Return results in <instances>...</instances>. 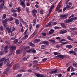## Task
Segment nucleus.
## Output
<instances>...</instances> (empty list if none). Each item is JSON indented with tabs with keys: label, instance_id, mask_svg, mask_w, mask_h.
<instances>
[{
	"label": "nucleus",
	"instance_id": "09e8293b",
	"mask_svg": "<svg viewBox=\"0 0 77 77\" xmlns=\"http://www.w3.org/2000/svg\"><path fill=\"white\" fill-rule=\"evenodd\" d=\"M22 76V74H18L17 75V77H21Z\"/></svg>",
	"mask_w": 77,
	"mask_h": 77
},
{
	"label": "nucleus",
	"instance_id": "ddd939ff",
	"mask_svg": "<svg viewBox=\"0 0 77 77\" xmlns=\"http://www.w3.org/2000/svg\"><path fill=\"white\" fill-rule=\"evenodd\" d=\"M28 37V35H26L25 36H24L23 38H22L21 39V40H22V41H23V40H24V39H27V38Z\"/></svg>",
	"mask_w": 77,
	"mask_h": 77
},
{
	"label": "nucleus",
	"instance_id": "72a5a7b5",
	"mask_svg": "<svg viewBox=\"0 0 77 77\" xmlns=\"http://www.w3.org/2000/svg\"><path fill=\"white\" fill-rule=\"evenodd\" d=\"M29 26V30L31 31L32 30V24H30Z\"/></svg>",
	"mask_w": 77,
	"mask_h": 77
},
{
	"label": "nucleus",
	"instance_id": "774afa93",
	"mask_svg": "<svg viewBox=\"0 0 77 77\" xmlns=\"http://www.w3.org/2000/svg\"><path fill=\"white\" fill-rule=\"evenodd\" d=\"M74 52H77V48H75L74 49Z\"/></svg>",
	"mask_w": 77,
	"mask_h": 77
},
{
	"label": "nucleus",
	"instance_id": "338daca9",
	"mask_svg": "<svg viewBox=\"0 0 77 77\" xmlns=\"http://www.w3.org/2000/svg\"><path fill=\"white\" fill-rule=\"evenodd\" d=\"M58 75L59 77H62V74H59Z\"/></svg>",
	"mask_w": 77,
	"mask_h": 77
},
{
	"label": "nucleus",
	"instance_id": "bf43d9fd",
	"mask_svg": "<svg viewBox=\"0 0 77 77\" xmlns=\"http://www.w3.org/2000/svg\"><path fill=\"white\" fill-rule=\"evenodd\" d=\"M69 32H71L72 31H73V30L72 29V28H71L70 29H69Z\"/></svg>",
	"mask_w": 77,
	"mask_h": 77
},
{
	"label": "nucleus",
	"instance_id": "864d4df0",
	"mask_svg": "<svg viewBox=\"0 0 77 77\" xmlns=\"http://www.w3.org/2000/svg\"><path fill=\"white\" fill-rule=\"evenodd\" d=\"M26 9L27 12H29V8L26 7Z\"/></svg>",
	"mask_w": 77,
	"mask_h": 77
},
{
	"label": "nucleus",
	"instance_id": "f03ea898",
	"mask_svg": "<svg viewBox=\"0 0 77 77\" xmlns=\"http://www.w3.org/2000/svg\"><path fill=\"white\" fill-rule=\"evenodd\" d=\"M0 12H2L3 10V8L4 7V5H5V0H0Z\"/></svg>",
	"mask_w": 77,
	"mask_h": 77
},
{
	"label": "nucleus",
	"instance_id": "8fccbe9b",
	"mask_svg": "<svg viewBox=\"0 0 77 77\" xmlns=\"http://www.w3.org/2000/svg\"><path fill=\"white\" fill-rule=\"evenodd\" d=\"M73 52L74 51H70L69 52V54H71V53H72V54L73 53Z\"/></svg>",
	"mask_w": 77,
	"mask_h": 77
},
{
	"label": "nucleus",
	"instance_id": "a211bd4d",
	"mask_svg": "<svg viewBox=\"0 0 77 77\" xmlns=\"http://www.w3.org/2000/svg\"><path fill=\"white\" fill-rule=\"evenodd\" d=\"M8 21V20L7 19H6L5 20L2 21V23L3 24H5V23H7Z\"/></svg>",
	"mask_w": 77,
	"mask_h": 77
},
{
	"label": "nucleus",
	"instance_id": "4d7b16f0",
	"mask_svg": "<svg viewBox=\"0 0 77 77\" xmlns=\"http://www.w3.org/2000/svg\"><path fill=\"white\" fill-rule=\"evenodd\" d=\"M54 55H57V54H58V53L56 52H54Z\"/></svg>",
	"mask_w": 77,
	"mask_h": 77
},
{
	"label": "nucleus",
	"instance_id": "2eb2a0df",
	"mask_svg": "<svg viewBox=\"0 0 77 77\" xmlns=\"http://www.w3.org/2000/svg\"><path fill=\"white\" fill-rule=\"evenodd\" d=\"M36 19H35L33 20V21L32 22L33 26H35V24H36Z\"/></svg>",
	"mask_w": 77,
	"mask_h": 77
},
{
	"label": "nucleus",
	"instance_id": "9b49d317",
	"mask_svg": "<svg viewBox=\"0 0 77 77\" xmlns=\"http://www.w3.org/2000/svg\"><path fill=\"white\" fill-rule=\"evenodd\" d=\"M15 23L17 25H18L20 24V21L18 20V19H16L15 20Z\"/></svg>",
	"mask_w": 77,
	"mask_h": 77
},
{
	"label": "nucleus",
	"instance_id": "79ce46f5",
	"mask_svg": "<svg viewBox=\"0 0 77 77\" xmlns=\"http://www.w3.org/2000/svg\"><path fill=\"white\" fill-rule=\"evenodd\" d=\"M70 69H71V71H74V69L72 66H70Z\"/></svg>",
	"mask_w": 77,
	"mask_h": 77
},
{
	"label": "nucleus",
	"instance_id": "4468645a",
	"mask_svg": "<svg viewBox=\"0 0 77 77\" xmlns=\"http://www.w3.org/2000/svg\"><path fill=\"white\" fill-rule=\"evenodd\" d=\"M66 48H69V49H71L72 48V46L71 45H68L66 46Z\"/></svg>",
	"mask_w": 77,
	"mask_h": 77
},
{
	"label": "nucleus",
	"instance_id": "cd10ccee",
	"mask_svg": "<svg viewBox=\"0 0 77 77\" xmlns=\"http://www.w3.org/2000/svg\"><path fill=\"white\" fill-rule=\"evenodd\" d=\"M18 39H15L14 42V44H17V43H18Z\"/></svg>",
	"mask_w": 77,
	"mask_h": 77
},
{
	"label": "nucleus",
	"instance_id": "5701e85b",
	"mask_svg": "<svg viewBox=\"0 0 77 77\" xmlns=\"http://www.w3.org/2000/svg\"><path fill=\"white\" fill-rule=\"evenodd\" d=\"M57 72V71L56 70H55L54 71L50 72L49 73H50V74H54V73H56Z\"/></svg>",
	"mask_w": 77,
	"mask_h": 77
},
{
	"label": "nucleus",
	"instance_id": "6e6552de",
	"mask_svg": "<svg viewBox=\"0 0 77 77\" xmlns=\"http://www.w3.org/2000/svg\"><path fill=\"white\" fill-rule=\"evenodd\" d=\"M54 5H53L51 6L49 11V14H50L51 12V11H52V10H53V9L54 8Z\"/></svg>",
	"mask_w": 77,
	"mask_h": 77
},
{
	"label": "nucleus",
	"instance_id": "de8ad7c7",
	"mask_svg": "<svg viewBox=\"0 0 77 77\" xmlns=\"http://www.w3.org/2000/svg\"><path fill=\"white\" fill-rule=\"evenodd\" d=\"M73 66L75 67H77V63H73Z\"/></svg>",
	"mask_w": 77,
	"mask_h": 77
},
{
	"label": "nucleus",
	"instance_id": "f3484780",
	"mask_svg": "<svg viewBox=\"0 0 77 77\" xmlns=\"http://www.w3.org/2000/svg\"><path fill=\"white\" fill-rule=\"evenodd\" d=\"M19 66L20 65L18 64H16L15 67V69H18V68H19Z\"/></svg>",
	"mask_w": 77,
	"mask_h": 77
},
{
	"label": "nucleus",
	"instance_id": "f704fd0d",
	"mask_svg": "<svg viewBox=\"0 0 77 77\" xmlns=\"http://www.w3.org/2000/svg\"><path fill=\"white\" fill-rule=\"evenodd\" d=\"M12 12H13V13H15V12H17V10H11Z\"/></svg>",
	"mask_w": 77,
	"mask_h": 77
},
{
	"label": "nucleus",
	"instance_id": "a878e982",
	"mask_svg": "<svg viewBox=\"0 0 77 77\" xmlns=\"http://www.w3.org/2000/svg\"><path fill=\"white\" fill-rule=\"evenodd\" d=\"M69 43V42H66L63 43L61 44V46H62V45H65V44H68Z\"/></svg>",
	"mask_w": 77,
	"mask_h": 77
},
{
	"label": "nucleus",
	"instance_id": "37998d69",
	"mask_svg": "<svg viewBox=\"0 0 77 77\" xmlns=\"http://www.w3.org/2000/svg\"><path fill=\"white\" fill-rule=\"evenodd\" d=\"M5 57L3 58H2L0 60V62H3V61H4V60H5Z\"/></svg>",
	"mask_w": 77,
	"mask_h": 77
},
{
	"label": "nucleus",
	"instance_id": "0eeeda50",
	"mask_svg": "<svg viewBox=\"0 0 77 77\" xmlns=\"http://www.w3.org/2000/svg\"><path fill=\"white\" fill-rule=\"evenodd\" d=\"M41 44H44L45 45H49V42L47 41H43L41 42Z\"/></svg>",
	"mask_w": 77,
	"mask_h": 77
},
{
	"label": "nucleus",
	"instance_id": "5fc2aeb1",
	"mask_svg": "<svg viewBox=\"0 0 77 77\" xmlns=\"http://www.w3.org/2000/svg\"><path fill=\"white\" fill-rule=\"evenodd\" d=\"M37 62H38V60H34L33 62V64H35V63H36Z\"/></svg>",
	"mask_w": 77,
	"mask_h": 77
},
{
	"label": "nucleus",
	"instance_id": "412c9836",
	"mask_svg": "<svg viewBox=\"0 0 77 77\" xmlns=\"http://www.w3.org/2000/svg\"><path fill=\"white\" fill-rule=\"evenodd\" d=\"M21 53V51L19 50H17L16 51V54H20V53Z\"/></svg>",
	"mask_w": 77,
	"mask_h": 77
},
{
	"label": "nucleus",
	"instance_id": "13d9d810",
	"mask_svg": "<svg viewBox=\"0 0 77 77\" xmlns=\"http://www.w3.org/2000/svg\"><path fill=\"white\" fill-rule=\"evenodd\" d=\"M0 29L1 30V31L3 30V26H1L0 27Z\"/></svg>",
	"mask_w": 77,
	"mask_h": 77
},
{
	"label": "nucleus",
	"instance_id": "e433bc0d",
	"mask_svg": "<svg viewBox=\"0 0 77 77\" xmlns=\"http://www.w3.org/2000/svg\"><path fill=\"white\" fill-rule=\"evenodd\" d=\"M45 48V46L44 45H42L41 47V49H44Z\"/></svg>",
	"mask_w": 77,
	"mask_h": 77
},
{
	"label": "nucleus",
	"instance_id": "e2e57ef3",
	"mask_svg": "<svg viewBox=\"0 0 77 77\" xmlns=\"http://www.w3.org/2000/svg\"><path fill=\"white\" fill-rule=\"evenodd\" d=\"M40 14H44V11L42 10H41L40 11Z\"/></svg>",
	"mask_w": 77,
	"mask_h": 77
},
{
	"label": "nucleus",
	"instance_id": "423d86ee",
	"mask_svg": "<svg viewBox=\"0 0 77 77\" xmlns=\"http://www.w3.org/2000/svg\"><path fill=\"white\" fill-rule=\"evenodd\" d=\"M6 30L8 31L9 33H12L13 31L11 28L10 29H9V27H8L6 29Z\"/></svg>",
	"mask_w": 77,
	"mask_h": 77
},
{
	"label": "nucleus",
	"instance_id": "39448f33",
	"mask_svg": "<svg viewBox=\"0 0 77 77\" xmlns=\"http://www.w3.org/2000/svg\"><path fill=\"white\" fill-rule=\"evenodd\" d=\"M66 23H71V22H72V19L71 18L66 19L64 21Z\"/></svg>",
	"mask_w": 77,
	"mask_h": 77
},
{
	"label": "nucleus",
	"instance_id": "58836bf2",
	"mask_svg": "<svg viewBox=\"0 0 77 77\" xmlns=\"http://www.w3.org/2000/svg\"><path fill=\"white\" fill-rule=\"evenodd\" d=\"M41 75V74L38 73L35 74L36 76L37 77H40Z\"/></svg>",
	"mask_w": 77,
	"mask_h": 77
},
{
	"label": "nucleus",
	"instance_id": "dca6fc26",
	"mask_svg": "<svg viewBox=\"0 0 77 77\" xmlns=\"http://www.w3.org/2000/svg\"><path fill=\"white\" fill-rule=\"evenodd\" d=\"M54 32V30L51 29L49 32V33L50 34V35H51V34H53Z\"/></svg>",
	"mask_w": 77,
	"mask_h": 77
},
{
	"label": "nucleus",
	"instance_id": "f8f14e48",
	"mask_svg": "<svg viewBox=\"0 0 77 77\" xmlns=\"http://www.w3.org/2000/svg\"><path fill=\"white\" fill-rule=\"evenodd\" d=\"M49 41H50V42H52L53 44H56V42L55 41V40L53 39L49 40Z\"/></svg>",
	"mask_w": 77,
	"mask_h": 77
},
{
	"label": "nucleus",
	"instance_id": "a19ab883",
	"mask_svg": "<svg viewBox=\"0 0 77 77\" xmlns=\"http://www.w3.org/2000/svg\"><path fill=\"white\" fill-rule=\"evenodd\" d=\"M37 31H35L33 33V35H36L37 34Z\"/></svg>",
	"mask_w": 77,
	"mask_h": 77
},
{
	"label": "nucleus",
	"instance_id": "473e14b6",
	"mask_svg": "<svg viewBox=\"0 0 77 77\" xmlns=\"http://www.w3.org/2000/svg\"><path fill=\"white\" fill-rule=\"evenodd\" d=\"M16 9L17 10V12H20L21 11V10L20 8H17Z\"/></svg>",
	"mask_w": 77,
	"mask_h": 77
},
{
	"label": "nucleus",
	"instance_id": "2f4dec72",
	"mask_svg": "<svg viewBox=\"0 0 77 77\" xmlns=\"http://www.w3.org/2000/svg\"><path fill=\"white\" fill-rule=\"evenodd\" d=\"M14 20V18L13 17H11L8 19L9 21H12Z\"/></svg>",
	"mask_w": 77,
	"mask_h": 77
},
{
	"label": "nucleus",
	"instance_id": "393cba45",
	"mask_svg": "<svg viewBox=\"0 0 77 77\" xmlns=\"http://www.w3.org/2000/svg\"><path fill=\"white\" fill-rule=\"evenodd\" d=\"M67 38L69 40H70V41H74V39H72L71 37H70V36L68 35L67 36Z\"/></svg>",
	"mask_w": 77,
	"mask_h": 77
},
{
	"label": "nucleus",
	"instance_id": "c85d7f7f",
	"mask_svg": "<svg viewBox=\"0 0 77 77\" xmlns=\"http://www.w3.org/2000/svg\"><path fill=\"white\" fill-rule=\"evenodd\" d=\"M71 19H72V21H73V20L75 21L77 19V17H72L71 18Z\"/></svg>",
	"mask_w": 77,
	"mask_h": 77
},
{
	"label": "nucleus",
	"instance_id": "603ef678",
	"mask_svg": "<svg viewBox=\"0 0 77 77\" xmlns=\"http://www.w3.org/2000/svg\"><path fill=\"white\" fill-rule=\"evenodd\" d=\"M4 54V52L2 51L0 52V56H2V55H3Z\"/></svg>",
	"mask_w": 77,
	"mask_h": 77
},
{
	"label": "nucleus",
	"instance_id": "680f3d73",
	"mask_svg": "<svg viewBox=\"0 0 77 77\" xmlns=\"http://www.w3.org/2000/svg\"><path fill=\"white\" fill-rule=\"evenodd\" d=\"M47 60V59L46 58H45L42 60V62H45V61H46V60Z\"/></svg>",
	"mask_w": 77,
	"mask_h": 77
},
{
	"label": "nucleus",
	"instance_id": "1a4fd4ad",
	"mask_svg": "<svg viewBox=\"0 0 77 77\" xmlns=\"http://www.w3.org/2000/svg\"><path fill=\"white\" fill-rule=\"evenodd\" d=\"M26 47L25 46H23L22 48H20V50L22 51H24L26 50Z\"/></svg>",
	"mask_w": 77,
	"mask_h": 77
},
{
	"label": "nucleus",
	"instance_id": "052dcab7",
	"mask_svg": "<svg viewBox=\"0 0 77 77\" xmlns=\"http://www.w3.org/2000/svg\"><path fill=\"white\" fill-rule=\"evenodd\" d=\"M18 44H20V45L21 44H22V41H19L18 42Z\"/></svg>",
	"mask_w": 77,
	"mask_h": 77
},
{
	"label": "nucleus",
	"instance_id": "aec40b11",
	"mask_svg": "<svg viewBox=\"0 0 77 77\" xmlns=\"http://www.w3.org/2000/svg\"><path fill=\"white\" fill-rule=\"evenodd\" d=\"M60 25H61V26H62L63 28H64V29L66 28V26L64 24L62 23H60Z\"/></svg>",
	"mask_w": 77,
	"mask_h": 77
},
{
	"label": "nucleus",
	"instance_id": "0e129e2a",
	"mask_svg": "<svg viewBox=\"0 0 77 77\" xmlns=\"http://www.w3.org/2000/svg\"><path fill=\"white\" fill-rule=\"evenodd\" d=\"M63 57H64V56H63V55H60V58H63Z\"/></svg>",
	"mask_w": 77,
	"mask_h": 77
},
{
	"label": "nucleus",
	"instance_id": "69168bd1",
	"mask_svg": "<svg viewBox=\"0 0 77 77\" xmlns=\"http://www.w3.org/2000/svg\"><path fill=\"white\" fill-rule=\"evenodd\" d=\"M60 37H57L56 38L57 39H60Z\"/></svg>",
	"mask_w": 77,
	"mask_h": 77
},
{
	"label": "nucleus",
	"instance_id": "4be33fe9",
	"mask_svg": "<svg viewBox=\"0 0 77 77\" xmlns=\"http://www.w3.org/2000/svg\"><path fill=\"white\" fill-rule=\"evenodd\" d=\"M60 7H61V5H58V6L56 8V11H57L60 8Z\"/></svg>",
	"mask_w": 77,
	"mask_h": 77
},
{
	"label": "nucleus",
	"instance_id": "49530a36",
	"mask_svg": "<svg viewBox=\"0 0 77 77\" xmlns=\"http://www.w3.org/2000/svg\"><path fill=\"white\" fill-rule=\"evenodd\" d=\"M60 27L58 26H55L54 27L55 29H60Z\"/></svg>",
	"mask_w": 77,
	"mask_h": 77
},
{
	"label": "nucleus",
	"instance_id": "f257e3e1",
	"mask_svg": "<svg viewBox=\"0 0 77 77\" xmlns=\"http://www.w3.org/2000/svg\"><path fill=\"white\" fill-rule=\"evenodd\" d=\"M9 58H8L4 61V63L5 64H6L7 66H12V64H13V63H11L9 64Z\"/></svg>",
	"mask_w": 77,
	"mask_h": 77
},
{
	"label": "nucleus",
	"instance_id": "bb28decb",
	"mask_svg": "<svg viewBox=\"0 0 77 77\" xmlns=\"http://www.w3.org/2000/svg\"><path fill=\"white\" fill-rule=\"evenodd\" d=\"M31 52H32V53H36V50L34 48H31Z\"/></svg>",
	"mask_w": 77,
	"mask_h": 77
},
{
	"label": "nucleus",
	"instance_id": "9d476101",
	"mask_svg": "<svg viewBox=\"0 0 77 77\" xmlns=\"http://www.w3.org/2000/svg\"><path fill=\"white\" fill-rule=\"evenodd\" d=\"M67 32V31L66 30H61L60 32V34H63V33H66Z\"/></svg>",
	"mask_w": 77,
	"mask_h": 77
},
{
	"label": "nucleus",
	"instance_id": "c03bdc74",
	"mask_svg": "<svg viewBox=\"0 0 77 77\" xmlns=\"http://www.w3.org/2000/svg\"><path fill=\"white\" fill-rule=\"evenodd\" d=\"M8 46H6L5 48H4V50L5 51H6V50H8Z\"/></svg>",
	"mask_w": 77,
	"mask_h": 77
},
{
	"label": "nucleus",
	"instance_id": "20e7f679",
	"mask_svg": "<svg viewBox=\"0 0 77 77\" xmlns=\"http://www.w3.org/2000/svg\"><path fill=\"white\" fill-rule=\"evenodd\" d=\"M67 16H68V15L67 14L60 15V18L61 19H62L63 20L64 19H66V18H67Z\"/></svg>",
	"mask_w": 77,
	"mask_h": 77
},
{
	"label": "nucleus",
	"instance_id": "4c0bfd02",
	"mask_svg": "<svg viewBox=\"0 0 77 77\" xmlns=\"http://www.w3.org/2000/svg\"><path fill=\"white\" fill-rule=\"evenodd\" d=\"M71 6H69L68 5H67L66 8L68 10H69V8Z\"/></svg>",
	"mask_w": 77,
	"mask_h": 77
},
{
	"label": "nucleus",
	"instance_id": "6e6d98bb",
	"mask_svg": "<svg viewBox=\"0 0 77 77\" xmlns=\"http://www.w3.org/2000/svg\"><path fill=\"white\" fill-rule=\"evenodd\" d=\"M32 12L35 13L36 14L37 13V11H36V10H34L33 11H32Z\"/></svg>",
	"mask_w": 77,
	"mask_h": 77
},
{
	"label": "nucleus",
	"instance_id": "7ed1b4c3",
	"mask_svg": "<svg viewBox=\"0 0 77 77\" xmlns=\"http://www.w3.org/2000/svg\"><path fill=\"white\" fill-rule=\"evenodd\" d=\"M10 52H12L13 51L16 50V47L15 46H10L9 47Z\"/></svg>",
	"mask_w": 77,
	"mask_h": 77
},
{
	"label": "nucleus",
	"instance_id": "b1692460",
	"mask_svg": "<svg viewBox=\"0 0 77 77\" xmlns=\"http://www.w3.org/2000/svg\"><path fill=\"white\" fill-rule=\"evenodd\" d=\"M29 45L31 46V47H35V44H33V43H32L31 42H30L29 43Z\"/></svg>",
	"mask_w": 77,
	"mask_h": 77
},
{
	"label": "nucleus",
	"instance_id": "7c9ffc66",
	"mask_svg": "<svg viewBox=\"0 0 77 77\" xmlns=\"http://www.w3.org/2000/svg\"><path fill=\"white\" fill-rule=\"evenodd\" d=\"M27 58H28V57H24L23 58V60L24 61H25V60H27Z\"/></svg>",
	"mask_w": 77,
	"mask_h": 77
},
{
	"label": "nucleus",
	"instance_id": "c9c22d12",
	"mask_svg": "<svg viewBox=\"0 0 77 77\" xmlns=\"http://www.w3.org/2000/svg\"><path fill=\"white\" fill-rule=\"evenodd\" d=\"M2 18L3 19H5L6 18V15L5 14H3L2 16Z\"/></svg>",
	"mask_w": 77,
	"mask_h": 77
},
{
	"label": "nucleus",
	"instance_id": "a18cd8bd",
	"mask_svg": "<svg viewBox=\"0 0 77 77\" xmlns=\"http://www.w3.org/2000/svg\"><path fill=\"white\" fill-rule=\"evenodd\" d=\"M48 25H46V27H48V26H50L51 25V22H49V23H48Z\"/></svg>",
	"mask_w": 77,
	"mask_h": 77
},
{
	"label": "nucleus",
	"instance_id": "6ab92c4d",
	"mask_svg": "<svg viewBox=\"0 0 77 77\" xmlns=\"http://www.w3.org/2000/svg\"><path fill=\"white\" fill-rule=\"evenodd\" d=\"M39 41H40V39H36L34 41V43L35 44L36 43H37V42H39Z\"/></svg>",
	"mask_w": 77,
	"mask_h": 77
},
{
	"label": "nucleus",
	"instance_id": "c756f323",
	"mask_svg": "<svg viewBox=\"0 0 77 77\" xmlns=\"http://www.w3.org/2000/svg\"><path fill=\"white\" fill-rule=\"evenodd\" d=\"M66 39H61L59 42L60 43H62V41H66Z\"/></svg>",
	"mask_w": 77,
	"mask_h": 77
},
{
	"label": "nucleus",
	"instance_id": "3c124183",
	"mask_svg": "<svg viewBox=\"0 0 77 77\" xmlns=\"http://www.w3.org/2000/svg\"><path fill=\"white\" fill-rule=\"evenodd\" d=\"M32 15L33 17H36V13H33L32 12Z\"/></svg>",
	"mask_w": 77,
	"mask_h": 77
},
{
	"label": "nucleus",
	"instance_id": "ea45409f",
	"mask_svg": "<svg viewBox=\"0 0 77 77\" xmlns=\"http://www.w3.org/2000/svg\"><path fill=\"white\" fill-rule=\"evenodd\" d=\"M42 34L43 36H47L46 33L45 32H42Z\"/></svg>",
	"mask_w": 77,
	"mask_h": 77
}]
</instances>
